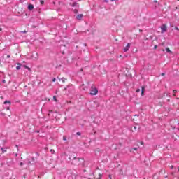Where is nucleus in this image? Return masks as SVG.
Here are the masks:
<instances>
[{
    "mask_svg": "<svg viewBox=\"0 0 179 179\" xmlns=\"http://www.w3.org/2000/svg\"><path fill=\"white\" fill-rule=\"evenodd\" d=\"M69 160L71 161V164L74 166H83V163H85L83 158L76 157L73 155H69Z\"/></svg>",
    "mask_w": 179,
    "mask_h": 179,
    "instance_id": "1",
    "label": "nucleus"
},
{
    "mask_svg": "<svg viewBox=\"0 0 179 179\" xmlns=\"http://www.w3.org/2000/svg\"><path fill=\"white\" fill-rule=\"evenodd\" d=\"M97 93H99V90H97L96 87H95L94 86L92 85L90 89L91 96H96L97 94Z\"/></svg>",
    "mask_w": 179,
    "mask_h": 179,
    "instance_id": "2",
    "label": "nucleus"
},
{
    "mask_svg": "<svg viewBox=\"0 0 179 179\" xmlns=\"http://www.w3.org/2000/svg\"><path fill=\"white\" fill-rule=\"evenodd\" d=\"M166 31H167V26H166V24H163L161 27V33H166Z\"/></svg>",
    "mask_w": 179,
    "mask_h": 179,
    "instance_id": "3",
    "label": "nucleus"
},
{
    "mask_svg": "<svg viewBox=\"0 0 179 179\" xmlns=\"http://www.w3.org/2000/svg\"><path fill=\"white\" fill-rule=\"evenodd\" d=\"M3 104H8V106H6V109L10 110V104H11L10 101H5Z\"/></svg>",
    "mask_w": 179,
    "mask_h": 179,
    "instance_id": "4",
    "label": "nucleus"
},
{
    "mask_svg": "<svg viewBox=\"0 0 179 179\" xmlns=\"http://www.w3.org/2000/svg\"><path fill=\"white\" fill-rule=\"evenodd\" d=\"M129 48H131V44L128 43L127 46L123 49L124 52H127Z\"/></svg>",
    "mask_w": 179,
    "mask_h": 179,
    "instance_id": "5",
    "label": "nucleus"
},
{
    "mask_svg": "<svg viewBox=\"0 0 179 179\" xmlns=\"http://www.w3.org/2000/svg\"><path fill=\"white\" fill-rule=\"evenodd\" d=\"M82 17H83V14H78L76 17V19H77V20H82Z\"/></svg>",
    "mask_w": 179,
    "mask_h": 179,
    "instance_id": "6",
    "label": "nucleus"
},
{
    "mask_svg": "<svg viewBox=\"0 0 179 179\" xmlns=\"http://www.w3.org/2000/svg\"><path fill=\"white\" fill-rule=\"evenodd\" d=\"M33 9H34V6H33V4H29L28 5V10H33Z\"/></svg>",
    "mask_w": 179,
    "mask_h": 179,
    "instance_id": "7",
    "label": "nucleus"
},
{
    "mask_svg": "<svg viewBox=\"0 0 179 179\" xmlns=\"http://www.w3.org/2000/svg\"><path fill=\"white\" fill-rule=\"evenodd\" d=\"M71 6H73V8H79V4H78L76 2H74Z\"/></svg>",
    "mask_w": 179,
    "mask_h": 179,
    "instance_id": "8",
    "label": "nucleus"
},
{
    "mask_svg": "<svg viewBox=\"0 0 179 179\" xmlns=\"http://www.w3.org/2000/svg\"><path fill=\"white\" fill-rule=\"evenodd\" d=\"M165 50H166V52H168L169 54H173V52H171V50H170V48H166Z\"/></svg>",
    "mask_w": 179,
    "mask_h": 179,
    "instance_id": "9",
    "label": "nucleus"
},
{
    "mask_svg": "<svg viewBox=\"0 0 179 179\" xmlns=\"http://www.w3.org/2000/svg\"><path fill=\"white\" fill-rule=\"evenodd\" d=\"M18 66H16L17 71H19L20 69V67L22 66V64L20 63L17 64Z\"/></svg>",
    "mask_w": 179,
    "mask_h": 179,
    "instance_id": "10",
    "label": "nucleus"
},
{
    "mask_svg": "<svg viewBox=\"0 0 179 179\" xmlns=\"http://www.w3.org/2000/svg\"><path fill=\"white\" fill-rule=\"evenodd\" d=\"M145 93V87H142L141 88V96H143Z\"/></svg>",
    "mask_w": 179,
    "mask_h": 179,
    "instance_id": "11",
    "label": "nucleus"
},
{
    "mask_svg": "<svg viewBox=\"0 0 179 179\" xmlns=\"http://www.w3.org/2000/svg\"><path fill=\"white\" fill-rule=\"evenodd\" d=\"M59 80H62L63 83H65V80H66V79L65 78H59Z\"/></svg>",
    "mask_w": 179,
    "mask_h": 179,
    "instance_id": "12",
    "label": "nucleus"
},
{
    "mask_svg": "<svg viewBox=\"0 0 179 179\" xmlns=\"http://www.w3.org/2000/svg\"><path fill=\"white\" fill-rule=\"evenodd\" d=\"M27 162L28 166H31V162H30V159H27Z\"/></svg>",
    "mask_w": 179,
    "mask_h": 179,
    "instance_id": "13",
    "label": "nucleus"
},
{
    "mask_svg": "<svg viewBox=\"0 0 179 179\" xmlns=\"http://www.w3.org/2000/svg\"><path fill=\"white\" fill-rule=\"evenodd\" d=\"M103 177V174L99 173L98 179H101Z\"/></svg>",
    "mask_w": 179,
    "mask_h": 179,
    "instance_id": "14",
    "label": "nucleus"
},
{
    "mask_svg": "<svg viewBox=\"0 0 179 179\" xmlns=\"http://www.w3.org/2000/svg\"><path fill=\"white\" fill-rule=\"evenodd\" d=\"M1 150L3 153H5V152H6V148H1Z\"/></svg>",
    "mask_w": 179,
    "mask_h": 179,
    "instance_id": "15",
    "label": "nucleus"
},
{
    "mask_svg": "<svg viewBox=\"0 0 179 179\" xmlns=\"http://www.w3.org/2000/svg\"><path fill=\"white\" fill-rule=\"evenodd\" d=\"M73 13H76V15L78 13V10L77 9H74L73 10Z\"/></svg>",
    "mask_w": 179,
    "mask_h": 179,
    "instance_id": "16",
    "label": "nucleus"
},
{
    "mask_svg": "<svg viewBox=\"0 0 179 179\" xmlns=\"http://www.w3.org/2000/svg\"><path fill=\"white\" fill-rule=\"evenodd\" d=\"M63 141H66V136H63Z\"/></svg>",
    "mask_w": 179,
    "mask_h": 179,
    "instance_id": "17",
    "label": "nucleus"
},
{
    "mask_svg": "<svg viewBox=\"0 0 179 179\" xmlns=\"http://www.w3.org/2000/svg\"><path fill=\"white\" fill-rule=\"evenodd\" d=\"M53 100H54L55 101H57V96H53Z\"/></svg>",
    "mask_w": 179,
    "mask_h": 179,
    "instance_id": "18",
    "label": "nucleus"
},
{
    "mask_svg": "<svg viewBox=\"0 0 179 179\" xmlns=\"http://www.w3.org/2000/svg\"><path fill=\"white\" fill-rule=\"evenodd\" d=\"M76 135H78L79 136H80L81 134H80V132L78 131V132L76 133Z\"/></svg>",
    "mask_w": 179,
    "mask_h": 179,
    "instance_id": "19",
    "label": "nucleus"
},
{
    "mask_svg": "<svg viewBox=\"0 0 179 179\" xmlns=\"http://www.w3.org/2000/svg\"><path fill=\"white\" fill-rule=\"evenodd\" d=\"M139 92H141V89H137L136 90V93H139Z\"/></svg>",
    "mask_w": 179,
    "mask_h": 179,
    "instance_id": "20",
    "label": "nucleus"
},
{
    "mask_svg": "<svg viewBox=\"0 0 179 179\" xmlns=\"http://www.w3.org/2000/svg\"><path fill=\"white\" fill-rule=\"evenodd\" d=\"M173 94L177 93V90H173Z\"/></svg>",
    "mask_w": 179,
    "mask_h": 179,
    "instance_id": "21",
    "label": "nucleus"
},
{
    "mask_svg": "<svg viewBox=\"0 0 179 179\" xmlns=\"http://www.w3.org/2000/svg\"><path fill=\"white\" fill-rule=\"evenodd\" d=\"M41 5H43L44 4V1L41 0Z\"/></svg>",
    "mask_w": 179,
    "mask_h": 179,
    "instance_id": "22",
    "label": "nucleus"
},
{
    "mask_svg": "<svg viewBox=\"0 0 179 179\" xmlns=\"http://www.w3.org/2000/svg\"><path fill=\"white\" fill-rule=\"evenodd\" d=\"M133 150H138V148H133Z\"/></svg>",
    "mask_w": 179,
    "mask_h": 179,
    "instance_id": "23",
    "label": "nucleus"
},
{
    "mask_svg": "<svg viewBox=\"0 0 179 179\" xmlns=\"http://www.w3.org/2000/svg\"><path fill=\"white\" fill-rule=\"evenodd\" d=\"M21 33L26 34V33H27V31H21Z\"/></svg>",
    "mask_w": 179,
    "mask_h": 179,
    "instance_id": "24",
    "label": "nucleus"
},
{
    "mask_svg": "<svg viewBox=\"0 0 179 179\" xmlns=\"http://www.w3.org/2000/svg\"><path fill=\"white\" fill-rule=\"evenodd\" d=\"M156 48H157V45H155L154 46V50H156Z\"/></svg>",
    "mask_w": 179,
    "mask_h": 179,
    "instance_id": "25",
    "label": "nucleus"
},
{
    "mask_svg": "<svg viewBox=\"0 0 179 179\" xmlns=\"http://www.w3.org/2000/svg\"><path fill=\"white\" fill-rule=\"evenodd\" d=\"M24 68H27V69L30 70V68H29L27 66H24Z\"/></svg>",
    "mask_w": 179,
    "mask_h": 179,
    "instance_id": "26",
    "label": "nucleus"
},
{
    "mask_svg": "<svg viewBox=\"0 0 179 179\" xmlns=\"http://www.w3.org/2000/svg\"><path fill=\"white\" fill-rule=\"evenodd\" d=\"M175 30H178V31L179 30L178 27H175Z\"/></svg>",
    "mask_w": 179,
    "mask_h": 179,
    "instance_id": "27",
    "label": "nucleus"
},
{
    "mask_svg": "<svg viewBox=\"0 0 179 179\" xmlns=\"http://www.w3.org/2000/svg\"><path fill=\"white\" fill-rule=\"evenodd\" d=\"M161 75H162V76H164V75H166V73H162Z\"/></svg>",
    "mask_w": 179,
    "mask_h": 179,
    "instance_id": "28",
    "label": "nucleus"
},
{
    "mask_svg": "<svg viewBox=\"0 0 179 179\" xmlns=\"http://www.w3.org/2000/svg\"><path fill=\"white\" fill-rule=\"evenodd\" d=\"M55 80H57L56 78H53V79H52V82H55Z\"/></svg>",
    "mask_w": 179,
    "mask_h": 179,
    "instance_id": "29",
    "label": "nucleus"
},
{
    "mask_svg": "<svg viewBox=\"0 0 179 179\" xmlns=\"http://www.w3.org/2000/svg\"><path fill=\"white\" fill-rule=\"evenodd\" d=\"M51 153H54V150H50Z\"/></svg>",
    "mask_w": 179,
    "mask_h": 179,
    "instance_id": "30",
    "label": "nucleus"
},
{
    "mask_svg": "<svg viewBox=\"0 0 179 179\" xmlns=\"http://www.w3.org/2000/svg\"><path fill=\"white\" fill-rule=\"evenodd\" d=\"M20 166H23V162H20Z\"/></svg>",
    "mask_w": 179,
    "mask_h": 179,
    "instance_id": "31",
    "label": "nucleus"
},
{
    "mask_svg": "<svg viewBox=\"0 0 179 179\" xmlns=\"http://www.w3.org/2000/svg\"><path fill=\"white\" fill-rule=\"evenodd\" d=\"M108 178H109L110 179H112L111 175H109V176H108Z\"/></svg>",
    "mask_w": 179,
    "mask_h": 179,
    "instance_id": "32",
    "label": "nucleus"
},
{
    "mask_svg": "<svg viewBox=\"0 0 179 179\" xmlns=\"http://www.w3.org/2000/svg\"><path fill=\"white\" fill-rule=\"evenodd\" d=\"M173 97H176V94H173Z\"/></svg>",
    "mask_w": 179,
    "mask_h": 179,
    "instance_id": "33",
    "label": "nucleus"
},
{
    "mask_svg": "<svg viewBox=\"0 0 179 179\" xmlns=\"http://www.w3.org/2000/svg\"><path fill=\"white\" fill-rule=\"evenodd\" d=\"M171 169H174V166H171Z\"/></svg>",
    "mask_w": 179,
    "mask_h": 179,
    "instance_id": "34",
    "label": "nucleus"
},
{
    "mask_svg": "<svg viewBox=\"0 0 179 179\" xmlns=\"http://www.w3.org/2000/svg\"><path fill=\"white\" fill-rule=\"evenodd\" d=\"M141 145H143V142L141 141Z\"/></svg>",
    "mask_w": 179,
    "mask_h": 179,
    "instance_id": "35",
    "label": "nucleus"
},
{
    "mask_svg": "<svg viewBox=\"0 0 179 179\" xmlns=\"http://www.w3.org/2000/svg\"><path fill=\"white\" fill-rule=\"evenodd\" d=\"M104 1H105V2H106V3H107V2H108V0H104Z\"/></svg>",
    "mask_w": 179,
    "mask_h": 179,
    "instance_id": "36",
    "label": "nucleus"
},
{
    "mask_svg": "<svg viewBox=\"0 0 179 179\" xmlns=\"http://www.w3.org/2000/svg\"><path fill=\"white\" fill-rule=\"evenodd\" d=\"M0 31H2V28H0Z\"/></svg>",
    "mask_w": 179,
    "mask_h": 179,
    "instance_id": "37",
    "label": "nucleus"
},
{
    "mask_svg": "<svg viewBox=\"0 0 179 179\" xmlns=\"http://www.w3.org/2000/svg\"><path fill=\"white\" fill-rule=\"evenodd\" d=\"M84 171V173H85V172H86V169H84V171Z\"/></svg>",
    "mask_w": 179,
    "mask_h": 179,
    "instance_id": "38",
    "label": "nucleus"
},
{
    "mask_svg": "<svg viewBox=\"0 0 179 179\" xmlns=\"http://www.w3.org/2000/svg\"><path fill=\"white\" fill-rule=\"evenodd\" d=\"M154 2H157V1L155 0Z\"/></svg>",
    "mask_w": 179,
    "mask_h": 179,
    "instance_id": "39",
    "label": "nucleus"
},
{
    "mask_svg": "<svg viewBox=\"0 0 179 179\" xmlns=\"http://www.w3.org/2000/svg\"><path fill=\"white\" fill-rule=\"evenodd\" d=\"M85 47H86V43L84 44Z\"/></svg>",
    "mask_w": 179,
    "mask_h": 179,
    "instance_id": "40",
    "label": "nucleus"
},
{
    "mask_svg": "<svg viewBox=\"0 0 179 179\" xmlns=\"http://www.w3.org/2000/svg\"><path fill=\"white\" fill-rule=\"evenodd\" d=\"M134 129H136V127H134Z\"/></svg>",
    "mask_w": 179,
    "mask_h": 179,
    "instance_id": "41",
    "label": "nucleus"
},
{
    "mask_svg": "<svg viewBox=\"0 0 179 179\" xmlns=\"http://www.w3.org/2000/svg\"><path fill=\"white\" fill-rule=\"evenodd\" d=\"M3 82L5 83V80H3Z\"/></svg>",
    "mask_w": 179,
    "mask_h": 179,
    "instance_id": "42",
    "label": "nucleus"
},
{
    "mask_svg": "<svg viewBox=\"0 0 179 179\" xmlns=\"http://www.w3.org/2000/svg\"><path fill=\"white\" fill-rule=\"evenodd\" d=\"M140 31H142V29H140Z\"/></svg>",
    "mask_w": 179,
    "mask_h": 179,
    "instance_id": "43",
    "label": "nucleus"
},
{
    "mask_svg": "<svg viewBox=\"0 0 179 179\" xmlns=\"http://www.w3.org/2000/svg\"><path fill=\"white\" fill-rule=\"evenodd\" d=\"M9 57H10V56L8 55V58H9Z\"/></svg>",
    "mask_w": 179,
    "mask_h": 179,
    "instance_id": "44",
    "label": "nucleus"
},
{
    "mask_svg": "<svg viewBox=\"0 0 179 179\" xmlns=\"http://www.w3.org/2000/svg\"><path fill=\"white\" fill-rule=\"evenodd\" d=\"M178 171H179V168H178Z\"/></svg>",
    "mask_w": 179,
    "mask_h": 179,
    "instance_id": "45",
    "label": "nucleus"
}]
</instances>
